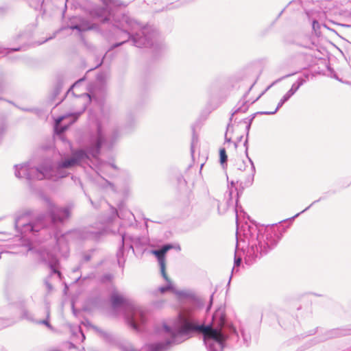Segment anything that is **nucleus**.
<instances>
[{
  "label": "nucleus",
  "mask_w": 351,
  "mask_h": 351,
  "mask_svg": "<svg viewBox=\"0 0 351 351\" xmlns=\"http://www.w3.org/2000/svg\"><path fill=\"white\" fill-rule=\"evenodd\" d=\"M104 7L94 6L89 10L90 16L98 19L101 25L91 23L81 16L70 19L68 28L80 33L94 29L99 32L108 40H117L110 49H114L131 40L138 48L158 45L160 36L153 25H143L126 14L114 12L112 7L126 6L120 0H100Z\"/></svg>",
  "instance_id": "1"
},
{
  "label": "nucleus",
  "mask_w": 351,
  "mask_h": 351,
  "mask_svg": "<svg viewBox=\"0 0 351 351\" xmlns=\"http://www.w3.org/2000/svg\"><path fill=\"white\" fill-rule=\"evenodd\" d=\"M173 293L178 296L179 300H188L192 306L186 307L180 311L174 329L164 324L163 329L166 333L171 335V339L164 342L149 344L148 351H162L171 343H178L177 339L180 336H189L195 332L203 334L204 342L208 351H223L229 335L239 336L236 328L228 322L223 307L221 306L214 312L210 324H199L195 314V308L204 306L203 300L194 291L190 289H176L173 290Z\"/></svg>",
  "instance_id": "2"
},
{
  "label": "nucleus",
  "mask_w": 351,
  "mask_h": 351,
  "mask_svg": "<svg viewBox=\"0 0 351 351\" xmlns=\"http://www.w3.org/2000/svg\"><path fill=\"white\" fill-rule=\"evenodd\" d=\"M120 136V129L117 126L112 125L110 122L97 121L95 130H90L85 140V149L72 150L71 157L58 162L53 171L47 167L50 171L47 178L53 176L54 180L63 178L70 174L69 169L82 164L89 165L92 162L90 156L97 157L102 147L111 149Z\"/></svg>",
  "instance_id": "3"
},
{
  "label": "nucleus",
  "mask_w": 351,
  "mask_h": 351,
  "mask_svg": "<svg viewBox=\"0 0 351 351\" xmlns=\"http://www.w3.org/2000/svg\"><path fill=\"white\" fill-rule=\"evenodd\" d=\"M282 235V233L280 228L274 225L266 228L263 233L256 225H249L246 223L242 226L241 229L237 227V245L232 272L241 263L242 258L239 254L241 241L247 243L248 247L246 252H245L244 260L246 265H252L276 247Z\"/></svg>",
  "instance_id": "4"
},
{
  "label": "nucleus",
  "mask_w": 351,
  "mask_h": 351,
  "mask_svg": "<svg viewBox=\"0 0 351 351\" xmlns=\"http://www.w3.org/2000/svg\"><path fill=\"white\" fill-rule=\"evenodd\" d=\"M48 214H30L25 213L16 217L15 228L23 238L32 239L38 232L45 229L48 219L52 226L62 224L71 215L69 207H58L49 199H47Z\"/></svg>",
  "instance_id": "5"
},
{
  "label": "nucleus",
  "mask_w": 351,
  "mask_h": 351,
  "mask_svg": "<svg viewBox=\"0 0 351 351\" xmlns=\"http://www.w3.org/2000/svg\"><path fill=\"white\" fill-rule=\"evenodd\" d=\"M110 299L114 308L121 306L125 308V319L127 324L134 330L141 331L147 320L146 309L116 293L112 294Z\"/></svg>",
  "instance_id": "6"
},
{
  "label": "nucleus",
  "mask_w": 351,
  "mask_h": 351,
  "mask_svg": "<svg viewBox=\"0 0 351 351\" xmlns=\"http://www.w3.org/2000/svg\"><path fill=\"white\" fill-rule=\"evenodd\" d=\"M105 230V224L101 223L100 226L95 228L93 227H85L83 228L76 229L62 234L57 239L56 243L60 246L61 243L64 240H86L93 239L97 240Z\"/></svg>",
  "instance_id": "7"
},
{
  "label": "nucleus",
  "mask_w": 351,
  "mask_h": 351,
  "mask_svg": "<svg viewBox=\"0 0 351 351\" xmlns=\"http://www.w3.org/2000/svg\"><path fill=\"white\" fill-rule=\"evenodd\" d=\"M28 251L38 254L40 261L43 263L47 264L51 269V274L45 280V285L48 291H51L53 289V287L51 284L49 282V278H51V275L57 274L58 278L61 279L62 274L58 270L59 260L57 258L56 256H55L49 251L45 249H36L32 247V245H29L28 247Z\"/></svg>",
  "instance_id": "8"
},
{
  "label": "nucleus",
  "mask_w": 351,
  "mask_h": 351,
  "mask_svg": "<svg viewBox=\"0 0 351 351\" xmlns=\"http://www.w3.org/2000/svg\"><path fill=\"white\" fill-rule=\"evenodd\" d=\"M14 175L18 178H25L27 180H41L47 178L49 175L47 167L40 165L32 167L30 162L14 165Z\"/></svg>",
  "instance_id": "9"
},
{
  "label": "nucleus",
  "mask_w": 351,
  "mask_h": 351,
  "mask_svg": "<svg viewBox=\"0 0 351 351\" xmlns=\"http://www.w3.org/2000/svg\"><path fill=\"white\" fill-rule=\"evenodd\" d=\"M284 105V103H282L280 100V101L278 102L276 109L274 110V111H261V112H257L256 113H254L252 114H251L250 116H249L248 117H246L243 119H242L239 123H245L246 125H245V132H246V138H245V140L244 141V143H243V146L245 147V154L247 156V158H249V160L250 162H251V165H252V167H251V169H250V174L248 177V179L247 180V185H249L252 183V180H253V176H254V172H255V169H254V165H253V162H252V158L249 156V154H248V136H249V133H250V128H251V125L254 121V119H255L256 116L257 114H267V115H271V114H274L275 113L277 112V111Z\"/></svg>",
  "instance_id": "10"
},
{
  "label": "nucleus",
  "mask_w": 351,
  "mask_h": 351,
  "mask_svg": "<svg viewBox=\"0 0 351 351\" xmlns=\"http://www.w3.org/2000/svg\"><path fill=\"white\" fill-rule=\"evenodd\" d=\"M121 245L117 252V259L120 267L123 268L125 260L124 258V252L127 249H131L134 252V245H136L140 242V239L137 237L124 234L121 235Z\"/></svg>",
  "instance_id": "11"
},
{
  "label": "nucleus",
  "mask_w": 351,
  "mask_h": 351,
  "mask_svg": "<svg viewBox=\"0 0 351 351\" xmlns=\"http://www.w3.org/2000/svg\"><path fill=\"white\" fill-rule=\"evenodd\" d=\"M93 158L95 159L97 162L96 166V172L99 176V179L101 180V182L99 180L97 181L98 185L103 189H107L109 187L112 191L115 192L116 187L114 184L101 176L100 173L107 174L109 167H111L115 170H117L118 167L114 163L100 160L99 159V155L97 157Z\"/></svg>",
  "instance_id": "12"
},
{
  "label": "nucleus",
  "mask_w": 351,
  "mask_h": 351,
  "mask_svg": "<svg viewBox=\"0 0 351 351\" xmlns=\"http://www.w3.org/2000/svg\"><path fill=\"white\" fill-rule=\"evenodd\" d=\"M86 106H83L81 110L70 112L58 117L56 119L55 130L57 134L63 133L69 125L75 122L80 116L85 111Z\"/></svg>",
  "instance_id": "13"
},
{
  "label": "nucleus",
  "mask_w": 351,
  "mask_h": 351,
  "mask_svg": "<svg viewBox=\"0 0 351 351\" xmlns=\"http://www.w3.org/2000/svg\"><path fill=\"white\" fill-rule=\"evenodd\" d=\"M106 79L107 76L104 73L97 74L95 82L88 94L90 99L97 100L104 97L106 89Z\"/></svg>",
  "instance_id": "14"
},
{
  "label": "nucleus",
  "mask_w": 351,
  "mask_h": 351,
  "mask_svg": "<svg viewBox=\"0 0 351 351\" xmlns=\"http://www.w3.org/2000/svg\"><path fill=\"white\" fill-rule=\"evenodd\" d=\"M246 93L243 97L237 103V104L234 106V108L232 110V112L231 113L230 117L229 119V122L227 125V131H229L230 128H233V125L232 124V121H233V117L235 114L238 113H245L247 111L250 106L252 104H254L256 101H257L261 96L263 94H261L256 99L253 100L252 101H247Z\"/></svg>",
  "instance_id": "15"
},
{
  "label": "nucleus",
  "mask_w": 351,
  "mask_h": 351,
  "mask_svg": "<svg viewBox=\"0 0 351 351\" xmlns=\"http://www.w3.org/2000/svg\"><path fill=\"white\" fill-rule=\"evenodd\" d=\"M173 248V245L171 244H165L163 245L160 248L157 250H153L152 251V254L156 256L158 259L160 270L162 276L167 277L166 273V266H165V254L169 250Z\"/></svg>",
  "instance_id": "16"
},
{
  "label": "nucleus",
  "mask_w": 351,
  "mask_h": 351,
  "mask_svg": "<svg viewBox=\"0 0 351 351\" xmlns=\"http://www.w3.org/2000/svg\"><path fill=\"white\" fill-rule=\"evenodd\" d=\"M111 210L112 215L106 219L105 224L112 222L116 217H118L120 219H126L130 223H132L134 218L133 213L130 210L123 208L122 206H119V210H117L113 207H111Z\"/></svg>",
  "instance_id": "17"
},
{
  "label": "nucleus",
  "mask_w": 351,
  "mask_h": 351,
  "mask_svg": "<svg viewBox=\"0 0 351 351\" xmlns=\"http://www.w3.org/2000/svg\"><path fill=\"white\" fill-rule=\"evenodd\" d=\"M245 154H246L245 153ZM245 156H247V155H245ZM246 158H247V160H249L247 156H246ZM248 162H250V164H251L250 160H248ZM252 162H253V165H254V169L256 170L254 162L252 161ZM251 167H252V165H250V167L248 169H246V166H245V162L243 161L241 162L240 165L238 164V170H239L241 171H247L246 173H245L246 175L245 176L244 178H241L239 180L237 181V183H239V182L240 183V186L243 189L252 186L253 182H254V176H253V180H252V183L250 184L247 185V184H246L247 180L248 179V177H249L250 174ZM254 173H256V171L254 172ZM254 176H255V174H254Z\"/></svg>",
  "instance_id": "18"
},
{
  "label": "nucleus",
  "mask_w": 351,
  "mask_h": 351,
  "mask_svg": "<svg viewBox=\"0 0 351 351\" xmlns=\"http://www.w3.org/2000/svg\"><path fill=\"white\" fill-rule=\"evenodd\" d=\"M298 45L310 50H317L318 49V40L317 38L314 36H303L298 43Z\"/></svg>",
  "instance_id": "19"
},
{
  "label": "nucleus",
  "mask_w": 351,
  "mask_h": 351,
  "mask_svg": "<svg viewBox=\"0 0 351 351\" xmlns=\"http://www.w3.org/2000/svg\"><path fill=\"white\" fill-rule=\"evenodd\" d=\"M234 181L231 182V186H228V191L226 193V197L227 198V203L228 205L233 204V198L235 196V203L237 205L238 199H239V192L237 189L234 186Z\"/></svg>",
  "instance_id": "20"
},
{
  "label": "nucleus",
  "mask_w": 351,
  "mask_h": 351,
  "mask_svg": "<svg viewBox=\"0 0 351 351\" xmlns=\"http://www.w3.org/2000/svg\"><path fill=\"white\" fill-rule=\"evenodd\" d=\"M20 317H21V319H26L31 322L35 323L36 322V319H34V314L32 312H30L25 307H22L21 308Z\"/></svg>",
  "instance_id": "21"
},
{
  "label": "nucleus",
  "mask_w": 351,
  "mask_h": 351,
  "mask_svg": "<svg viewBox=\"0 0 351 351\" xmlns=\"http://www.w3.org/2000/svg\"><path fill=\"white\" fill-rule=\"evenodd\" d=\"M329 332L330 337H338L348 335H351V329L335 328L331 330Z\"/></svg>",
  "instance_id": "22"
},
{
  "label": "nucleus",
  "mask_w": 351,
  "mask_h": 351,
  "mask_svg": "<svg viewBox=\"0 0 351 351\" xmlns=\"http://www.w3.org/2000/svg\"><path fill=\"white\" fill-rule=\"evenodd\" d=\"M162 277H163L164 280L167 282V285L166 286L160 287L158 288V291L160 293H165L166 291H172L173 293V290H176V289H175V287L172 285L171 281L169 278L168 276L167 275L166 278L165 276H162Z\"/></svg>",
  "instance_id": "23"
},
{
  "label": "nucleus",
  "mask_w": 351,
  "mask_h": 351,
  "mask_svg": "<svg viewBox=\"0 0 351 351\" xmlns=\"http://www.w3.org/2000/svg\"><path fill=\"white\" fill-rule=\"evenodd\" d=\"M9 87V82L3 77H0V95L6 93L8 90ZM3 99V98L2 97H0V100Z\"/></svg>",
  "instance_id": "24"
},
{
  "label": "nucleus",
  "mask_w": 351,
  "mask_h": 351,
  "mask_svg": "<svg viewBox=\"0 0 351 351\" xmlns=\"http://www.w3.org/2000/svg\"><path fill=\"white\" fill-rule=\"evenodd\" d=\"M71 331L73 336L80 335L81 337V341H83L85 339V335L83 333L82 328L80 326H74L71 328Z\"/></svg>",
  "instance_id": "25"
},
{
  "label": "nucleus",
  "mask_w": 351,
  "mask_h": 351,
  "mask_svg": "<svg viewBox=\"0 0 351 351\" xmlns=\"http://www.w3.org/2000/svg\"><path fill=\"white\" fill-rule=\"evenodd\" d=\"M310 74L308 73H304L302 75L300 76L295 83L301 87L303 84H304L309 79Z\"/></svg>",
  "instance_id": "26"
},
{
  "label": "nucleus",
  "mask_w": 351,
  "mask_h": 351,
  "mask_svg": "<svg viewBox=\"0 0 351 351\" xmlns=\"http://www.w3.org/2000/svg\"><path fill=\"white\" fill-rule=\"evenodd\" d=\"M46 313H47V317L45 319L36 320V322L35 323L38 324H43V325H45L47 328H51L52 327L49 322V317H50V312H49V307L46 308Z\"/></svg>",
  "instance_id": "27"
},
{
  "label": "nucleus",
  "mask_w": 351,
  "mask_h": 351,
  "mask_svg": "<svg viewBox=\"0 0 351 351\" xmlns=\"http://www.w3.org/2000/svg\"><path fill=\"white\" fill-rule=\"evenodd\" d=\"M93 328L95 330V331H97L106 341H110L112 338V335L109 333H108L107 332H105L104 330H102L101 329L96 327V326H94Z\"/></svg>",
  "instance_id": "28"
},
{
  "label": "nucleus",
  "mask_w": 351,
  "mask_h": 351,
  "mask_svg": "<svg viewBox=\"0 0 351 351\" xmlns=\"http://www.w3.org/2000/svg\"><path fill=\"white\" fill-rule=\"evenodd\" d=\"M6 128L5 118L0 115V136L4 132Z\"/></svg>",
  "instance_id": "29"
},
{
  "label": "nucleus",
  "mask_w": 351,
  "mask_h": 351,
  "mask_svg": "<svg viewBox=\"0 0 351 351\" xmlns=\"http://www.w3.org/2000/svg\"><path fill=\"white\" fill-rule=\"evenodd\" d=\"M219 155H220V162L221 164H223L226 162L228 160V156L226 152L225 149H221L219 151Z\"/></svg>",
  "instance_id": "30"
},
{
  "label": "nucleus",
  "mask_w": 351,
  "mask_h": 351,
  "mask_svg": "<svg viewBox=\"0 0 351 351\" xmlns=\"http://www.w3.org/2000/svg\"><path fill=\"white\" fill-rule=\"evenodd\" d=\"M321 200V198H319V199H317L314 202H313L308 207H306L305 209H304L303 210H302L300 213H297L296 215H295L293 217H292L291 218H290L289 219L291 220H293L295 218L298 217L300 214L306 212L307 210H308L313 204H315V203L319 202Z\"/></svg>",
  "instance_id": "31"
},
{
  "label": "nucleus",
  "mask_w": 351,
  "mask_h": 351,
  "mask_svg": "<svg viewBox=\"0 0 351 351\" xmlns=\"http://www.w3.org/2000/svg\"><path fill=\"white\" fill-rule=\"evenodd\" d=\"M241 334L246 345H248L251 339L250 335L246 333L243 329H241Z\"/></svg>",
  "instance_id": "32"
},
{
  "label": "nucleus",
  "mask_w": 351,
  "mask_h": 351,
  "mask_svg": "<svg viewBox=\"0 0 351 351\" xmlns=\"http://www.w3.org/2000/svg\"><path fill=\"white\" fill-rule=\"evenodd\" d=\"M125 174H126V176H127V180H126V182H125L126 186L123 189V193H125V194H128L130 192L129 185L131 183L132 179H131V176L128 173H126Z\"/></svg>",
  "instance_id": "33"
},
{
  "label": "nucleus",
  "mask_w": 351,
  "mask_h": 351,
  "mask_svg": "<svg viewBox=\"0 0 351 351\" xmlns=\"http://www.w3.org/2000/svg\"><path fill=\"white\" fill-rule=\"evenodd\" d=\"M300 87L295 82L292 84L291 88L287 91L293 95Z\"/></svg>",
  "instance_id": "34"
},
{
  "label": "nucleus",
  "mask_w": 351,
  "mask_h": 351,
  "mask_svg": "<svg viewBox=\"0 0 351 351\" xmlns=\"http://www.w3.org/2000/svg\"><path fill=\"white\" fill-rule=\"evenodd\" d=\"M312 28L315 32L320 28L319 22L315 19L312 22Z\"/></svg>",
  "instance_id": "35"
},
{
  "label": "nucleus",
  "mask_w": 351,
  "mask_h": 351,
  "mask_svg": "<svg viewBox=\"0 0 351 351\" xmlns=\"http://www.w3.org/2000/svg\"><path fill=\"white\" fill-rule=\"evenodd\" d=\"M293 95H291L289 92H287L284 96L281 98L280 101L282 103L287 102Z\"/></svg>",
  "instance_id": "36"
},
{
  "label": "nucleus",
  "mask_w": 351,
  "mask_h": 351,
  "mask_svg": "<svg viewBox=\"0 0 351 351\" xmlns=\"http://www.w3.org/2000/svg\"><path fill=\"white\" fill-rule=\"evenodd\" d=\"M293 95H291L289 92H287L284 96L281 98L280 101L282 103L287 102Z\"/></svg>",
  "instance_id": "37"
},
{
  "label": "nucleus",
  "mask_w": 351,
  "mask_h": 351,
  "mask_svg": "<svg viewBox=\"0 0 351 351\" xmlns=\"http://www.w3.org/2000/svg\"><path fill=\"white\" fill-rule=\"evenodd\" d=\"M293 95H291L289 92H287L284 96L281 98L280 101L282 103L287 102Z\"/></svg>",
  "instance_id": "38"
},
{
  "label": "nucleus",
  "mask_w": 351,
  "mask_h": 351,
  "mask_svg": "<svg viewBox=\"0 0 351 351\" xmlns=\"http://www.w3.org/2000/svg\"><path fill=\"white\" fill-rule=\"evenodd\" d=\"M113 276L111 274H105L102 278V281H110L112 279Z\"/></svg>",
  "instance_id": "39"
},
{
  "label": "nucleus",
  "mask_w": 351,
  "mask_h": 351,
  "mask_svg": "<svg viewBox=\"0 0 351 351\" xmlns=\"http://www.w3.org/2000/svg\"><path fill=\"white\" fill-rule=\"evenodd\" d=\"M292 75H293V73H291V74H287V75H285V76H283V77H280V78H279V79L276 80L275 82H273V84H276V83H278V82H280L282 80L285 79V78H287V77H288L291 76Z\"/></svg>",
  "instance_id": "40"
},
{
  "label": "nucleus",
  "mask_w": 351,
  "mask_h": 351,
  "mask_svg": "<svg viewBox=\"0 0 351 351\" xmlns=\"http://www.w3.org/2000/svg\"><path fill=\"white\" fill-rule=\"evenodd\" d=\"M229 132H232V128H230L229 131H227V130H226V134H225V140H226V141H227V142H230V141H231V137H228V133Z\"/></svg>",
  "instance_id": "41"
},
{
  "label": "nucleus",
  "mask_w": 351,
  "mask_h": 351,
  "mask_svg": "<svg viewBox=\"0 0 351 351\" xmlns=\"http://www.w3.org/2000/svg\"><path fill=\"white\" fill-rule=\"evenodd\" d=\"M14 324V322L12 320H10V319H8V320H6L5 321V323H4L3 325H2V328H4V327H6V326H10L12 324Z\"/></svg>",
  "instance_id": "42"
},
{
  "label": "nucleus",
  "mask_w": 351,
  "mask_h": 351,
  "mask_svg": "<svg viewBox=\"0 0 351 351\" xmlns=\"http://www.w3.org/2000/svg\"><path fill=\"white\" fill-rule=\"evenodd\" d=\"M19 109H21V110L23 111H25V112H34L36 111V109H34V108H20V107H18Z\"/></svg>",
  "instance_id": "43"
},
{
  "label": "nucleus",
  "mask_w": 351,
  "mask_h": 351,
  "mask_svg": "<svg viewBox=\"0 0 351 351\" xmlns=\"http://www.w3.org/2000/svg\"><path fill=\"white\" fill-rule=\"evenodd\" d=\"M62 88V84L60 82H58L57 87L56 88V94H58L60 91V89Z\"/></svg>",
  "instance_id": "44"
},
{
  "label": "nucleus",
  "mask_w": 351,
  "mask_h": 351,
  "mask_svg": "<svg viewBox=\"0 0 351 351\" xmlns=\"http://www.w3.org/2000/svg\"><path fill=\"white\" fill-rule=\"evenodd\" d=\"M213 294H212V295H211V296H210V304H209V305L208 306L207 309H206V311H207L210 308V307H211V306H212V303H213Z\"/></svg>",
  "instance_id": "45"
},
{
  "label": "nucleus",
  "mask_w": 351,
  "mask_h": 351,
  "mask_svg": "<svg viewBox=\"0 0 351 351\" xmlns=\"http://www.w3.org/2000/svg\"><path fill=\"white\" fill-rule=\"evenodd\" d=\"M88 199H89V201H90V202L91 205H92L94 208H98V206H97L96 204H95V202L91 199V198H90V197H88Z\"/></svg>",
  "instance_id": "46"
},
{
  "label": "nucleus",
  "mask_w": 351,
  "mask_h": 351,
  "mask_svg": "<svg viewBox=\"0 0 351 351\" xmlns=\"http://www.w3.org/2000/svg\"><path fill=\"white\" fill-rule=\"evenodd\" d=\"M83 259H84V261L87 262V261H90V256L88 255V254H86V255L84 256Z\"/></svg>",
  "instance_id": "47"
},
{
  "label": "nucleus",
  "mask_w": 351,
  "mask_h": 351,
  "mask_svg": "<svg viewBox=\"0 0 351 351\" xmlns=\"http://www.w3.org/2000/svg\"><path fill=\"white\" fill-rule=\"evenodd\" d=\"M84 81V78H82V79H80L78 81H77L71 87V88H72L73 87L77 86L79 83H80L81 82Z\"/></svg>",
  "instance_id": "48"
},
{
  "label": "nucleus",
  "mask_w": 351,
  "mask_h": 351,
  "mask_svg": "<svg viewBox=\"0 0 351 351\" xmlns=\"http://www.w3.org/2000/svg\"><path fill=\"white\" fill-rule=\"evenodd\" d=\"M68 252H69L68 247H67V245H66V246H65V251H64V256H67V254H68Z\"/></svg>",
  "instance_id": "49"
},
{
  "label": "nucleus",
  "mask_w": 351,
  "mask_h": 351,
  "mask_svg": "<svg viewBox=\"0 0 351 351\" xmlns=\"http://www.w3.org/2000/svg\"><path fill=\"white\" fill-rule=\"evenodd\" d=\"M21 48H12L10 49V51H16L21 50Z\"/></svg>",
  "instance_id": "50"
},
{
  "label": "nucleus",
  "mask_w": 351,
  "mask_h": 351,
  "mask_svg": "<svg viewBox=\"0 0 351 351\" xmlns=\"http://www.w3.org/2000/svg\"><path fill=\"white\" fill-rule=\"evenodd\" d=\"M51 38H52V37H49V38H47L45 40H44L43 42L40 43L39 44H40H40H43V43H44L45 42H46V41H47V40H50V39H51Z\"/></svg>",
  "instance_id": "51"
},
{
  "label": "nucleus",
  "mask_w": 351,
  "mask_h": 351,
  "mask_svg": "<svg viewBox=\"0 0 351 351\" xmlns=\"http://www.w3.org/2000/svg\"><path fill=\"white\" fill-rule=\"evenodd\" d=\"M9 103L12 104V105L18 107L14 102H12V101H8Z\"/></svg>",
  "instance_id": "52"
},
{
  "label": "nucleus",
  "mask_w": 351,
  "mask_h": 351,
  "mask_svg": "<svg viewBox=\"0 0 351 351\" xmlns=\"http://www.w3.org/2000/svg\"><path fill=\"white\" fill-rule=\"evenodd\" d=\"M78 269H79V267L75 268V269H73V271L76 272L77 271H78Z\"/></svg>",
  "instance_id": "53"
},
{
  "label": "nucleus",
  "mask_w": 351,
  "mask_h": 351,
  "mask_svg": "<svg viewBox=\"0 0 351 351\" xmlns=\"http://www.w3.org/2000/svg\"><path fill=\"white\" fill-rule=\"evenodd\" d=\"M242 138H243V136H241L239 137V141H241V139H242Z\"/></svg>",
  "instance_id": "54"
},
{
  "label": "nucleus",
  "mask_w": 351,
  "mask_h": 351,
  "mask_svg": "<svg viewBox=\"0 0 351 351\" xmlns=\"http://www.w3.org/2000/svg\"><path fill=\"white\" fill-rule=\"evenodd\" d=\"M193 145H192V146H191V152H193Z\"/></svg>",
  "instance_id": "55"
},
{
  "label": "nucleus",
  "mask_w": 351,
  "mask_h": 351,
  "mask_svg": "<svg viewBox=\"0 0 351 351\" xmlns=\"http://www.w3.org/2000/svg\"><path fill=\"white\" fill-rule=\"evenodd\" d=\"M272 85H274V84H272L271 86H269L268 88H270Z\"/></svg>",
  "instance_id": "56"
},
{
  "label": "nucleus",
  "mask_w": 351,
  "mask_h": 351,
  "mask_svg": "<svg viewBox=\"0 0 351 351\" xmlns=\"http://www.w3.org/2000/svg\"><path fill=\"white\" fill-rule=\"evenodd\" d=\"M272 85H274V84H272L271 86H269L268 88H270Z\"/></svg>",
  "instance_id": "57"
},
{
  "label": "nucleus",
  "mask_w": 351,
  "mask_h": 351,
  "mask_svg": "<svg viewBox=\"0 0 351 351\" xmlns=\"http://www.w3.org/2000/svg\"><path fill=\"white\" fill-rule=\"evenodd\" d=\"M178 249L180 250V247L179 245H178Z\"/></svg>",
  "instance_id": "58"
},
{
  "label": "nucleus",
  "mask_w": 351,
  "mask_h": 351,
  "mask_svg": "<svg viewBox=\"0 0 351 351\" xmlns=\"http://www.w3.org/2000/svg\"><path fill=\"white\" fill-rule=\"evenodd\" d=\"M3 322V320H2V319H0V322Z\"/></svg>",
  "instance_id": "59"
},
{
  "label": "nucleus",
  "mask_w": 351,
  "mask_h": 351,
  "mask_svg": "<svg viewBox=\"0 0 351 351\" xmlns=\"http://www.w3.org/2000/svg\"><path fill=\"white\" fill-rule=\"evenodd\" d=\"M236 217H238V215H237V214H236Z\"/></svg>",
  "instance_id": "60"
}]
</instances>
